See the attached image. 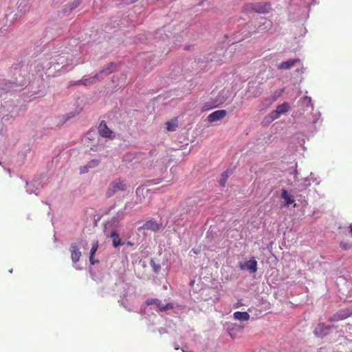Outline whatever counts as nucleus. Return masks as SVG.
Masks as SVG:
<instances>
[{
  "label": "nucleus",
  "mask_w": 352,
  "mask_h": 352,
  "mask_svg": "<svg viewBox=\"0 0 352 352\" xmlns=\"http://www.w3.org/2000/svg\"><path fill=\"white\" fill-rule=\"evenodd\" d=\"M212 107L208 105V104H205L203 107H202V111H207V110H209L210 109H212Z\"/></svg>",
  "instance_id": "27"
},
{
  "label": "nucleus",
  "mask_w": 352,
  "mask_h": 352,
  "mask_svg": "<svg viewBox=\"0 0 352 352\" xmlns=\"http://www.w3.org/2000/svg\"><path fill=\"white\" fill-rule=\"evenodd\" d=\"M239 267L241 270H247L250 273H254L257 271V261L253 258L245 263H240Z\"/></svg>",
  "instance_id": "4"
},
{
  "label": "nucleus",
  "mask_w": 352,
  "mask_h": 352,
  "mask_svg": "<svg viewBox=\"0 0 352 352\" xmlns=\"http://www.w3.org/2000/svg\"><path fill=\"white\" fill-rule=\"evenodd\" d=\"M116 65L113 63H109L102 70L100 71V74H97L91 78H99L101 74H104L106 76L110 74L115 69Z\"/></svg>",
  "instance_id": "12"
},
{
  "label": "nucleus",
  "mask_w": 352,
  "mask_h": 352,
  "mask_svg": "<svg viewBox=\"0 0 352 352\" xmlns=\"http://www.w3.org/2000/svg\"><path fill=\"white\" fill-rule=\"evenodd\" d=\"M349 228H350V232H351V236H352V223L350 225Z\"/></svg>",
  "instance_id": "34"
},
{
  "label": "nucleus",
  "mask_w": 352,
  "mask_h": 352,
  "mask_svg": "<svg viewBox=\"0 0 352 352\" xmlns=\"http://www.w3.org/2000/svg\"><path fill=\"white\" fill-rule=\"evenodd\" d=\"M126 190V184L124 182L120 179L116 180L111 183L107 191V196L108 197H112L115 193L118 191H123Z\"/></svg>",
  "instance_id": "1"
},
{
  "label": "nucleus",
  "mask_w": 352,
  "mask_h": 352,
  "mask_svg": "<svg viewBox=\"0 0 352 352\" xmlns=\"http://www.w3.org/2000/svg\"><path fill=\"white\" fill-rule=\"evenodd\" d=\"M234 318L238 320L247 321L250 319V314L245 311H236L234 313Z\"/></svg>",
  "instance_id": "16"
},
{
  "label": "nucleus",
  "mask_w": 352,
  "mask_h": 352,
  "mask_svg": "<svg viewBox=\"0 0 352 352\" xmlns=\"http://www.w3.org/2000/svg\"><path fill=\"white\" fill-rule=\"evenodd\" d=\"M281 197L286 200V189H283L281 192Z\"/></svg>",
  "instance_id": "30"
},
{
  "label": "nucleus",
  "mask_w": 352,
  "mask_h": 352,
  "mask_svg": "<svg viewBox=\"0 0 352 352\" xmlns=\"http://www.w3.org/2000/svg\"><path fill=\"white\" fill-rule=\"evenodd\" d=\"M152 266H153V270H154V271L155 272H157L160 270V266L158 265H155V264L153 263V265H152Z\"/></svg>",
  "instance_id": "28"
},
{
  "label": "nucleus",
  "mask_w": 352,
  "mask_h": 352,
  "mask_svg": "<svg viewBox=\"0 0 352 352\" xmlns=\"http://www.w3.org/2000/svg\"><path fill=\"white\" fill-rule=\"evenodd\" d=\"M340 247H341L342 249H344V250H347V249H349V248L351 247V245H347V244H346V243H340Z\"/></svg>",
  "instance_id": "26"
},
{
  "label": "nucleus",
  "mask_w": 352,
  "mask_h": 352,
  "mask_svg": "<svg viewBox=\"0 0 352 352\" xmlns=\"http://www.w3.org/2000/svg\"><path fill=\"white\" fill-rule=\"evenodd\" d=\"M89 79L80 80L76 84H82V85H87L89 82Z\"/></svg>",
  "instance_id": "25"
},
{
  "label": "nucleus",
  "mask_w": 352,
  "mask_h": 352,
  "mask_svg": "<svg viewBox=\"0 0 352 352\" xmlns=\"http://www.w3.org/2000/svg\"><path fill=\"white\" fill-rule=\"evenodd\" d=\"M89 170V167L86 164L85 166H82L80 168V173H85L88 171Z\"/></svg>",
  "instance_id": "24"
},
{
  "label": "nucleus",
  "mask_w": 352,
  "mask_h": 352,
  "mask_svg": "<svg viewBox=\"0 0 352 352\" xmlns=\"http://www.w3.org/2000/svg\"><path fill=\"white\" fill-rule=\"evenodd\" d=\"M110 237L112 238V243L114 248L123 245V243L116 231H112L110 234Z\"/></svg>",
  "instance_id": "15"
},
{
  "label": "nucleus",
  "mask_w": 352,
  "mask_h": 352,
  "mask_svg": "<svg viewBox=\"0 0 352 352\" xmlns=\"http://www.w3.org/2000/svg\"><path fill=\"white\" fill-rule=\"evenodd\" d=\"M137 155L138 153H127L123 156L122 160L126 162H130L135 158Z\"/></svg>",
  "instance_id": "19"
},
{
  "label": "nucleus",
  "mask_w": 352,
  "mask_h": 352,
  "mask_svg": "<svg viewBox=\"0 0 352 352\" xmlns=\"http://www.w3.org/2000/svg\"><path fill=\"white\" fill-rule=\"evenodd\" d=\"M71 258L74 263H77L80 258L81 252L76 243H72L70 245Z\"/></svg>",
  "instance_id": "10"
},
{
  "label": "nucleus",
  "mask_w": 352,
  "mask_h": 352,
  "mask_svg": "<svg viewBox=\"0 0 352 352\" xmlns=\"http://www.w3.org/2000/svg\"><path fill=\"white\" fill-rule=\"evenodd\" d=\"M294 67H296L295 72L296 73L297 78H300L301 74L304 72V68L302 63L299 58L287 60V69H291Z\"/></svg>",
  "instance_id": "2"
},
{
  "label": "nucleus",
  "mask_w": 352,
  "mask_h": 352,
  "mask_svg": "<svg viewBox=\"0 0 352 352\" xmlns=\"http://www.w3.org/2000/svg\"><path fill=\"white\" fill-rule=\"evenodd\" d=\"M252 10L257 13H268L271 10V6L267 3H259L254 6Z\"/></svg>",
  "instance_id": "9"
},
{
  "label": "nucleus",
  "mask_w": 352,
  "mask_h": 352,
  "mask_svg": "<svg viewBox=\"0 0 352 352\" xmlns=\"http://www.w3.org/2000/svg\"><path fill=\"white\" fill-rule=\"evenodd\" d=\"M331 327L326 326L324 323H320L315 328L314 333L318 337H324L328 334Z\"/></svg>",
  "instance_id": "8"
},
{
  "label": "nucleus",
  "mask_w": 352,
  "mask_h": 352,
  "mask_svg": "<svg viewBox=\"0 0 352 352\" xmlns=\"http://www.w3.org/2000/svg\"><path fill=\"white\" fill-rule=\"evenodd\" d=\"M89 261L90 263L92 264V265H94L96 263H98V260H94V257H91V256H89Z\"/></svg>",
  "instance_id": "29"
},
{
  "label": "nucleus",
  "mask_w": 352,
  "mask_h": 352,
  "mask_svg": "<svg viewBox=\"0 0 352 352\" xmlns=\"http://www.w3.org/2000/svg\"><path fill=\"white\" fill-rule=\"evenodd\" d=\"M227 114L226 110H217L208 116V121L209 122H214L223 119Z\"/></svg>",
  "instance_id": "6"
},
{
  "label": "nucleus",
  "mask_w": 352,
  "mask_h": 352,
  "mask_svg": "<svg viewBox=\"0 0 352 352\" xmlns=\"http://www.w3.org/2000/svg\"><path fill=\"white\" fill-rule=\"evenodd\" d=\"M297 166V164L296 163H294V165L292 166V168L293 169V172L295 173L296 172V168Z\"/></svg>",
  "instance_id": "31"
},
{
  "label": "nucleus",
  "mask_w": 352,
  "mask_h": 352,
  "mask_svg": "<svg viewBox=\"0 0 352 352\" xmlns=\"http://www.w3.org/2000/svg\"><path fill=\"white\" fill-rule=\"evenodd\" d=\"M351 315V314H336L335 315H333L331 318H330V321H339V320H344L345 318H346L347 317H349V316Z\"/></svg>",
  "instance_id": "18"
},
{
  "label": "nucleus",
  "mask_w": 352,
  "mask_h": 352,
  "mask_svg": "<svg viewBox=\"0 0 352 352\" xmlns=\"http://www.w3.org/2000/svg\"><path fill=\"white\" fill-rule=\"evenodd\" d=\"M192 252H193L195 254H199V253L200 252V250H195V249H192Z\"/></svg>",
  "instance_id": "32"
},
{
  "label": "nucleus",
  "mask_w": 352,
  "mask_h": 352,
  "mask_svg": "<svg viewBox=\"0 0 352 352\" xmlns=\"http://www.w3.org/2000/svg\"><path fill=\"white\" fill-rule=\"evenodd\" d=\"M142 228L155 232L160 229V225L155 220H149L144 224Z\"/></svg>",
  "instance_id": "13"
},
{
  "label": "nucleus",
  "mask_w": 352,
  "mask_h": 352,
  "mask_svg": "<svg viewBox=\"0 0 352 352\" xmlns=\"http://www.w3.org/2000/svg\"><path fill=\"white\" fill-rule=\"evenodd\" d=\"M155 151H156L155 150H151V151H149V155H150L151 156L153 155V154L155 153Z\"/></svg>",
  "instance_id": "33"
},
{
  "label": "nucleus",
  "mask_w": 352,
  "mask_h": 352,
  "mask_svg": "<svg viewBox=\"0 0 352 352\" xmlns=\"http://www.w3.org/2000/svg\"><path fill=\"white\" fill-rule=\"evenodd\" d=\"M81 3V0H74L73 2H72L70 4L67 6L63 9V14L65 15H68L70 14V12L74 10L76 8H77L80 4Z\"/></svg>",
  "instance_id": "14"
},
{
  "label": "nucleus",
  "mask_w": 352,
  "mask_h": 352,
  "mask_svg": "<svg viewBox=\"0 0 352 352\" xmlns=\"http://www.w3.org/2000/svg\"><path fill=\"white\" fill-rule=\"evenodd\" d=\"M98 164H99V160H92L87 164L89 168H95V167L98 166Z\"/></svg>",
  "instance_id": "23"
},
{
  "label": "nucleus",
  "mask_w": 352,
  "mask_h": 352,
  "mask_svg": "<svg viewBox=\"0 0 352 352\" xmlns=\"http://www.w3.org/2000/svg\"><path fill=\"white\" fill-rule=\"evenodd\" d=\"M286 112V102H283L282 104L278 105L276 109L270 113V117L272 120L278 118L280 114Z\"/></svg>",
  "instance_id": "11"
},
{
  "label": "nucleus",
  "mask_w": 352,
  "mask_h": 352,
  "mask_svg": "<svg viewBox=\"0 0 352 352\" xmlns=\"http://www.w3.org/2000/svg\"><path fill=\"white\" fill-rule=\"evenodd\" d=\"M299 106L301 107L302 110L309 111L310 113L314 109V105L311 102V98L309 96L303 97L299 101Z\"/></svg>",
  "instance_id": "7"
},
{
  "label": "nucleus",
  "mask_w": 352,
  "mask_h": 352,
  "mask_svg": "<svg viewBox=\"0 0 352 352\" xmlns=\"http://www.w3.org/2000/svg\"><path fill=\"white\" fill-rule=\"evenodd\" d=\"M146 304L147 305H155L161 311H167L173 308L172 303H167L164 305L162 303L161 300L157 298H148L146 300Z\"/></svg>",
  "instance_id": "3"
},
{
  "label": "nucleus",
  "mask_w": 352,
  "mask_h": 352,
  "mask_svg": "<svg viewBox=\"0 0 352 352\" xmlns=\"http://www.w3.org/2000/svg\"><path fill=\"white\" fill-rule=\"evenodd\" d=\"M166 128L168 131H173L176 129L177 124L175 121H172V122H167L166 123Z\"/></svg>",
  "instance_id": "20"
},
{
  "label": "nucleus",
  "mask_w": 352,
  "mask_h": 352,
  "mask_svg": "<svg viewBox=\"0 0 352 352\" xmlns=\"http://www.w3.org/2000/svg\"><path fill=\"white\" fill-rule=\"evenodd\" d=\"M98 133L99 134L104 138H113L112 135L113 131L108 128L106 122L104 121H102L98 126Z\"/></svg>",
  "instance_id": "5"
},
{
  "label": "nucleus",
  "mask_w": 352,
  "mask_h": 352,
  "mask_svg": "<svg viewBox=\"0 0 352 352\" xmlns=\"http://www.w3.org/2000/svg\"><path fill=\"white\" fill-rule=\"evenodd\" d=\"M285 64H286V63H282L281 65H280L281 67H283L284 65H285Z\"/></svg>",
  "instance_id": "35"
},
{
  "label": "nucleus",
  "mask_w": 352,
  "mask_h": 352,
  "mask_svg": "<svg viewBox=\"0 0 352 352\" xmlns=\"http://www.w3.org/2000/svg\"><path fill=\"white\" fill-rule=\"evenodd\" d=\"M228 177V171H225L222 173L221 177L219 180V184H221V186H226Z\"/></svg>",
  "instance_id": "22"
},
{
  "label": "nucleus",
  "mask_w": 352,
  "mask_h": 352,
  "mask_svg": "<svg viewBox=\"0 0 352 352\" xmlns=\"http://www.w3.org/2000/svg\"><path fill=\"white\" fill-rule=\"evenodd\" d=\"M98 248V241H96L92 243V246L90 250V255L91 257H94V254L96 252Z\"/></svg>",
  "instance_id": "21"
},
{
  "label": "nucleus",
  "mask_w": 352,
  "mask_h": 352,
  "mask_svg": "<svg viewBox=\"0 0 352 352\" xmlns=\"http://www.w3.org/2000/svg\"><path fill=\"white\" fill-rule=\"evenodd\" d=\"M287 208L289 207L290 205L294 204V207L300 208V210L306 206V201H303L300 203V205L295 203V200L292 199L289 196L287 195Z\"/></svg>",
  "instance_id": "17"
}]
</instances>
